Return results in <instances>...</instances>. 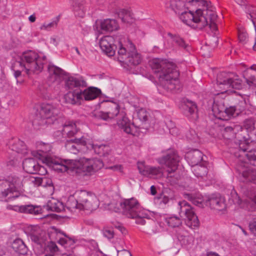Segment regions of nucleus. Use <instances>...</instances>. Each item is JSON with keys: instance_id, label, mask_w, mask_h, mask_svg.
Returning <instances> with one entry per match:
<instances>
[{"instance_id": "50", "label": "nucleus", "mask_w": 256, "mask_h": 256, "mask_svg": "<svg viewBox=\"0 0 256 256\" xmlns=\"http://www.w3.org/2000/svg\"><path fill=\"white\" fill-rule=\"evenodd\" d=\"M238 38L240 42L243 44H246L249 42L250 40L248 34L244 30H238Z\"/></svg>"}, {"instance_id": "9", "label": "nucleus", "mask_w": 256, "mask_h": 256, "mask_svg": "<svg viewBox=\"0 0 256 256\" xmlns=\"http://www.w3.org/2000/svg\"><path fill=\"white\" fill-rule=\"evenodd\" d=\"M9 187L1 192L0 196L8 198L6 200L10 201L19 197L23 192L22 188L28 182L27 178L22 176H11L8 177Z\"/></svg>"}, {"instance_id": "42", "label": "nucleus", "mask_w": 256, "mask_h": 256, "mask_svg": "<svg viewBox=\"0 0 256 256\" xmlns=\"http://www.w3.org/2000/svg\"><path fill=\"white\" fill-rule=\"evenodd\" d=\"M165 222L169 226L172 228L178 227L182 224L181 219L176 216H172L165 219Z\"/></svg>"}, {"instance_id": "33", "label": "nucleus", "mask_w": 256, "mask_h": 256, "mask_svg": "<svg viewBox=\"0 0 256 256\" xmlns=\"http://www.w3.org/2000/svg\"><path fill=\"white\" fill-rule=\"evenodd\" d=\"M44 208L48 210L60 212L64 210L63 204L56 199L52 198L48 200L47 205Z\"/></svg>"}, {"instance_id": "40", "label": "nucleus", "mask_w": 256, "mask_h": 256, "mask_svg": "<svg viewBox=\"0 0 256 256\" xmlns=\"http://www.w3.org/2000/svg\"><path fill=\"white\" fill-rule=\"evenodd\" d=\"M137 114L138 119L142 122V124L139 126H140L137 128L148 129V126L145 125L146 124V122L148 119L149 114L144 109L140 110Z\"/></svg>"}, {"instance_id": "34", "label": "nucleus", "mask_w": 256, "mask_h": 256, "mask_svg": "<svg viewBox=\"0 0 256 256\" xmlns=\"http://www.w3.org/2000/svg\"><path fill=\"white\" fill-rule=\"evenodd\" d=\"M78 132L76 124L72 122H66L63 126L62 134L68 137H72L74 136Z\"/></svg>"}, {"instance_id": "29", "label": "nucleus", "mask_w": 256, "mask_h": 256, "mask_svg": "<svg viewBox=\"0 0 256 256\" xmlns=\"http://www.w3.org/2000/svg\"><path fill=\"white\" fill-rule=\"evenodd\" d=\"M189 5L192 4H188L186 0H172L170 2L172 9L178 14L186 10V8H188Z\"/></svg>"}, {"instance_id": "38", "label": "nucleus", "mask_w": 256, "mask_h": 256, "mask_svg": "<svg viewBox=\"0 0 256 256\" xmlns=\"http://www.w3.org/2000/svg\"><path fill=\"white\" fill-rule=\"evenodd\" d=\"M118 15L124 22L132 23L134 20V14L130 10L121 9L118 12Z\"/></svg>"}, {"instance_id": "62", "label": "nucleus", "mask_w": 256, "mask_h": 256, "mask_svg": "<svg viewBox=\"0 0 256 256\" xmlns=\"http://www.w3.org/2000/svg\"><path fill=\"white\" fill-rule=\"evenodd\" d=\"M76 242L74 239L72 238H70L68 236L67 239V243H66V248L68 246H70L74 245V244Z\"/></svg>"}, {"instance_id": "17", "label": "nucleus", "mask_w": 256, "mask_h": 256, "mask_svg": "<svg viewBox=\"0 0 256 256\" xmlns=\"http://www.w3.org/2000/svg\"><path fill=\"white\" fill-rule=\"evenodd\" d=\"M118 126L128 134H134L137 129L140 126H136L134 122L132 123L130 120L123 112L120 114V118L117 122Z\"/></svg>"}, {"instance_id": "57", "label": "nucleus", "mask_w": 256, "mask_h": 256, "mask_svg": "<svg viewBox=\"0 0 256 256\" xmlns=\"http://www.w3.org/2000/svg\"><path fill=\"white\" fill-rule=\"evenodd\" d=\"M249 228L251 232L256 234V218H254L252 222L249 224Z\"/></svg>"}, {"instance_id": "25", "label": "nucleus", "mask_w": 256, "mask_h": 256, "mask_svg": "<svg viewBox=\"0 0 256 256\" xmlns=\"http://www.w3.org/2000/svg\"><path fill=\"white\" fill-rule=\"evenodd\" d=\"M141 62L140 56L135 50L134 46L130 43V50L128 52V58L124 64L128 66H136L138 64Z\"/></svg>"}, {"instance_id": "28", "label": "nucleus", "mask_w": 256, "mask_h": 256, "mask_svg": "<svg viewBox=\"0 0 256 256\" xmlns=\"http://www.w3.org/2000/svg\"><path fill=\"white\" fill-rule=\"evenodd\" d=\"M64 99L66 103L75 104L82 100V90H74L70 91L64 96Z\"/></svg>"}, {"instance_id": "26", "label": "nucleus", "mask_w": 256, "mask_h": 256, "mask_svg": "<svg viewBox=\"0 0 256 256\" xmlns=\"http://www.w3.org/2000/svg\"><path fill=\"white\" fill-rule=\"evenodd\" d=\"M8 208L16 211L18 210L20 212L33 214L34 215L40 214L42 210V209L40 207L34 206L32 205H24L20 206L9 205Z\"/></svg>"}, {"instance_id": "31", "label": "nucleus", "mask_w": 256, "mask_h": 256, "mask_svg": "<svg viewBox=\"0 0 256 256\" xmlns=\"http://www.w3.org/2000/svg\"><path fill=\"white\" fill-rule=\"evenodd\" d=\"M168 36L171 38L173 44L179 48L188 50L190 46L183 38L178 35L173 34L170 32L168 34Z\"/></svg>"}, {"instance_id": "63", "label": "nucleus", "mask_w": 256, "mask_h": 256, "mask_svg": "<svg viewBox=\"0 0 256 256\" xmlns=\"http://www.w3.org/2000/svg\"><path fill=\"white\" fill-rule=\"evenodd\" d=\"M52 182L51 180L46 178V180L45 181L44 183H42V186H52Z\"/></svg>"}, {"instance_id": "14", "label": "nucleus", "mask_w": 256, "mask_h": 256, "mask_svg": "<svg viewBox=\"0 0 256 256\" xmlns=\"http://www.w3.org/2000/svg\"><path fill=\"white\" fill-rule=\"evenodd\" d=\"M120 36H116L115 38L110 36H106L102 38L100 42V46L102 51L108 56H112L115 54L117 48L118 39Z\"/></svg>"}, {"instance_id": "19", "label": "nucleus", "mask_w": 256, "mask_h": 256, "mask_svg": "<svg viewBox=\"0 0 256 256\" xmlns=\"http://www.w3.org/2000/svg\"><path fill=\"white\" fill-rule=\"evenodd\" d=\"M64 84L66 88L72 90H80L81 88H86L87 86V83L82 77L69 76L66 79Z\"/></svg>"}, {"instance_id": "39", "label": "nucleus", "mask_w": 256, "mask_h": 256, "mask_svg": "<svg viewBox=\"0 0 256 256\" xmlns=\"http://www.w3.org/2000/svg\"><path fill=\"white\" fill-rule=\"evenodd\" d=\"M206 162H202V164H198L194 166L193 172L194 175L198 178H204L206 176L208 168L205 166Z\"/></svg>"}, {"instance_id": "12", "label": "nucleus", "mask_w": 256, "mask_h": 256, "mask_svg": "<svg viewBox=\"0 0 256 256\" xmlns=\"http://www.w3.org/2000/svg\"><path fill=\"white\" fill-rule=\"evenodd\" d=\"M74 196L79 202L80 210L92 211L99 206V201L96 196L90 192L84 190H77Z\"/></svg>"}, {"instance_id": "44", "label": "nucleus", "mask_w": 256, "mask_h": 256, "mask_svg": "<svg viewBox=\"0 0 256 256\" xmlns=\"http://www.w3.org/2000/svg\"><path fill=\"white\" fill-rule=\"evenodd\" d=\"M222 135L224 138L232 140L236 137L234 129L232 126H226L222 131Z\"/></svg>"}, {"instance_id": "60", "label": "nucleus", "mask_w": 256, "mask_h": 256, "mask_svg": "<svg viewBox=\"0 0 256 256\" xmlns=\"http://www.w3.org/2000/svg\"><path fill=\"white\" fill-rule=\"evenodd\" d=\"M64 234L66 238H60L58 240V243L60 244L62 246H64L65 248H66L68 236L65 234Z\"/></svg>"}, {"instance_id": "64", "label": "nucleus", "mask_w": 256, "mask_h": 256, "mask_svg": "<svg viewBox=\"0 0 256 256\" xmlns=\"http://www.w3.org/2000/svg\"><path fill=\"white\" fill-rule=\"evenodd\" d=\"M14 77L17 78L18 77H19L21 75L22 70H14Z\"/></svg>"}, {"instance_id": "49", "label": "nucleus", "mask_w": 256, "mask_h": 256, "mask_svg": "<svg viewBox=\"0 0 256 256\" xmlns=\"http://www.w3.org/2000/svg\"><path fill=\"white\" fill-rule=\"evenodd\" d=\"M60 20V16L54 18L52 22L49 24H44L40 27V30H48L52 28L56 27Z\"/></svg>"}, {"instance_id": "36", "label": "nucleus", "mask_w": 256, "mask_h": 256, "mask_svg": "<svg viewBox=\"0 0 256 256\" xmlns=\"http://www.w3.org/2000/svg\"><path fill=\"white\" fill-rule=\"evenodd\" d=\"M231 106L234 108L237 114H239L242 112L246 108V102L242 98H232Z\"/></svg>"}, {"instance_id": "22", "label": "nucleus", "mask_w": 256, "mask_h": 256, "mask_svg": "<svg viewBox=\"0 0 256 256\" xmlns=\"http://www.w3.org/2000/svg\"><path fill=\"white\" fill-rule=\"evenodd\" d=\"M206 204L212 209L222 211L226 208V204L224 198L219 195H212L206 201Z\"/></svg>"}, {"instance_id": "48", "label": "nucleus", "mask_w": 256, "mask_h": 256, "mask_svg": "<svg viewBox=\"0 0 256 256\" xmlns=\"http://www.w3.org/2000/svg\"><path fill=\"white\" fill-rule=\"evenodd\" d=\"M239 114H237V112H236L234 108L230 104L228 106L226 107L224 117V118H220L227 120L232 117H236Z\"/></svg>"}, {"instance_id": "35", "label": "nucleus", "mask_w": 256, "mask_h": 256, "mask_svg": "<svg viewBox=\"0 0 256 256\" xmlns=\"http://www.w3.org/2000/svg\"><path fill=\"white\" fill-rule=\"evenodd\" d=\"M118 39V60L121 63L124 64L126 58H128V52L126 48L124 47L122 44V36Z\"/></svg>"}, {"instance_id": "32", "label": "nucleus", "mask_w": 256, "mask_h": 256, "mask_svg": "<svg viewBox=\"0 0 256 256\" xmlns=\"http://www.w3.org/2000/svg\"><path fill=\"white\" fill-rule=\"evenodd\" d=\"M100 93V89L95 87H90L84 90H82V96L85 100H90L96 98Z\"/></svg>"}, {"instance_id": "1", "label": "nucleus", "mask_w": 256, "mask_h": 256, "mask_svg": "<svg viewBox=\"0 0 256 256\" xmlns=\"http://www.w3.org/2000/svg\"><path fill=\"white\" fill-rule=\"evenodd\" d=\"M188 4L192 6H202L204 8L198 9L194 14L190 10L182 12L180 14V19L186 24L198 30H202L208 27L212 31L216 30L217 27L216 21L217 15L210 6V2L204 0H186Z\"/></svg>"}, {"instance_id": "24", "label": "nucleus", "mask_w": 256, "mask_h": 256, "mask_svg": "<svg viewBox=\"0 0 256 256\" xmlns=\"http://www.w3.org/2000/svg\"><path fill=\"white\" fill-rule=\"evenodd\" d=\"M22 166L24 170L28 174H35L38 172L44 167L40 166L38 162L34 158H26L23 162Z\"/></svg>"}, {"instance_id": "54", "label": "nucleus", "mask_w": 256, "mask_h": 256, "mask_svg": "<svg viewBox=\"0 0 256 256\" xmlns=\"http://www.w3.org/2000/svg\"><path fill=\"white\" fill-rule=\"evenodd\" d=\"M246 80L249 86H256V70L246 78Z\"/></svg>"}, {"instance_id": "59", "label": "nucleus", "mask_w": 256, "mask_h": 256, "mask_svg": "<svg viewBox=\"0 0 256 256\" xmlns=\"http://www.w3.org/2000/svg\"><path fill=\"white\" fill-rule=\"evenodd\" d=\"M48 246L51 252H56L58 250L56 244L53 242H51L49 244Z\"/></svg>"}, {"instance_id": "41", "label": "nucleus", "mask_w": 256, "mask_h": 256, "mask_svg": "<svg viewBox=\"0 0 256 256\" xmlns=\"http://www.w3.org/2000/svg\"><path fill=\"white\" fill-rule=\"evenodd\" d=\"M92 146L94 152L100 156H106L110 152L109 146L106 144H92Z\"/></svg>"}, {"instance_id": "23", "label": "nucleus", "mask_w": 256, "mask_h": 256, "mask_svg": "<svg viewBox=\"0 0 256 256\" xmlns=\"http://www.w3.org/2000/svg\"><path fill=\"white\" fill-rule=\"evenodd\" d=\"M86 141L83 137L76 138L68 140L66 144V148L70 152L76 154L82 148V146L86 145Z\"/></svg>"}, {"instance_id": "52", "label": "nucleus", "mask_w": 256, "mask_h": 256, "mask_svg": "<svg viewBox=\"0 0 256 256\" xmlns=\"http://www.w3.org/2000/svg\"><path fill=\"white\" fill-rule=\"evenodd\" d=\"M28 182H32L36 186H42V183H44L46 180V178H28Z\"/></svg>"}, {"instance_id": "21", "label": "nucleus", "mask_w": 256, "mask_h": 256, "mask_svg": "<svg viewBox=\"0 0 256 256\" xmlns=\"http://www.w3.org/2000/svg\"><path fill=\"white\" fill-rule=\"evenodd\" d=\"M181 108L183 114L186 116L192 119L198 118L197 106L194 102L188 99H184Z\"/></svg>"}, {"instance_id": "8", "label": "nucleus", "mask_w": 256, "mask_h": 256, "mask_svg": "<svg viewBox=\"0 0 256 256\" xmlns=\"http://www.w3.org/2000/svg\"><path fill=\"white\" fill-rule=\"evenodd\" d=\"M45 150H40L38 152H32V154L34 156L39 158H42V161L48 166L51 167L54 170L58 172H76L78 173L79 168H76L74 166V160H55L48 156L43 157L40 152H44Z\"/></svg>"}, {"instance_id": "18", "label": "nucleus", "mask_w": 256, "mask_h": 256, "mask_svg": "<svg viewBox=\"0 0 256 256\" xmlns=\"http://www.w3.org/2000/svg\"><path fill=\"white\" fill-rule=\"evenodd\" d=\"M230 200H231L234 204H237L241 208H244L248 204H252L254 206L252 209L256 211V196L253 198H241L236 190H234L231 192Z\"/></svg>"}, {"instance_id": "20", "label": "nucleus", "mask_w": 256, "mask_h": 256, "mask_svg": "<svg viewBox=\"0 0 256 256\" xmlns=\"http://www.w3.org/2000/svg\"><path fill=\"white\" fill-rule=\"evenodd\" d=\"M118 114H120L119 105L117 103L110 102L108 104L106 111L99 112L98 116L104 120H108V119L114 118Z\"/></svg>"}, {"instance_id": "11", "label": "nucleus", "mask_w": 256, "mask_h": 256, "mask_svg": "<svg viewBox=\"0 0 256 256\" xmlns=\"http://www.w3.org/2000/svg\"><path fill=\"white\" fill-rule=\"evenodd\" d=\"M177 209L180 218L184 220L186 224L188 227L194 229L198 228L200 222L193 208L186 201H180Z\"/></svg>"}, {"instance_id": "4", "label": "nucleus", "mask_w": 256, "mask_h": 256, "mask_svg": "<svg viewBox=\"0 0 256 256\" xmlns=\"http://www.w3.org/2000/svg\"><path fill=\"white\" fill-rule=\"evenodd\" d=\"M49 73L47 83L39 86V90L45 96H48L54 90L58 91L61 80L65 74L64 71L54 64H50L48 67Z\"/></svg>"}, {"instance_id": "53", "label": "nucleus", "mask_w": 256, "mask_h": 256, "mask_svg": "<svg viewBox=\"0 0 256 256\" xmlns=\"http://www.w3.org/2000/svg\"><path fill=\"white\" fill-rule=\"evenodd\" d=\"M186 137L189 140L192 142H197L198 140V137L195 130L192 129H190L186 134Z\"/></svg>"}, {"instance_id": "55", "label": "nucleus", "mask_w": 256, "mask_h": 256, "mask_svg": "<svg viewBox=\"0 0 256 256\" xmlns=\"http://www.w3.org/2000/svg\"><path fill=\"white\" fill-rule=\"evenodd\" d=\"M188 200H191L192 203L197 206L200 207L202 206V200L200 199H198L194 198L191 194H185Z\"/></svg>"}, {"instance_id": "2", "label": "nucleus", "mask_w": 256, "mask_h": 256, "mask_svg": "<svg viewBox=\"0 0 256 256\" xmlns=\"http://www.w3.org/2000/svg\"><path fill=\"white\" fill-rule=\"evenodd\" d=\"M236 169L242 175L244 182H256V170L248 166V163L256 166V146L252 141L240 140L238 148L234 152Z\"/></svg>"}, {"instance_id": "13", "label": "nucleus", "mask_w": 256, "mask_h": 256, "mask_svg": "<svg viewBox=\"0 0 256 256\" xmlns=\"http://www.w3.org/2000/svg\"><path fill=\"white\" fill-rule=\"evenodd\" d=\"M180 160L176 152L174 150H170L166 156L160 158V162L166 164L168 167L167 172L168 174H170L177 170Z\"/></svg>"}, {"instance_id": "16", "label": "nucleus", "mask_w": 256, "mask_h": 256, "mask_svg": "<svg viewBox=\"0 0 256 256\" xmlns=\"http://www.w3.org/2000/svg\"><path fill=\"white\" fill-rule=\"evenodd\" d=\"M138 168L140 174L151 178H157L162 175V170L160 167L146 166L142 162H138Z\"/></svg>"}, {"instance_id": "30", "label": "nucleus", "mask_w": 256, "mask_h": 256, "mask_svg": "<svg viewBox=\"0 0 256 256\" xmlns=\"http://www.w3.org/2000/svg\"><path fill=\"white\" fill-rule=\"evenodd\" d=\"M203 156L202 153L198 150H194L187 154V158L192 166L199 164L202 160L204 162Z\"/></svg>"}, {"instance_id": "27", "label": "nucleus", "mask_w": 256, "mask_h": 256, "mask_svg": "<svg viewBox=\"0 0 256 256\" xmlns=\"http://www.w3.org/2000/svg\"><path fill=\"white\" fill-rule=\"evenodd\" d=\"M118 22L114 19H106L100 23V29L102 32H112L118 30Z\"/></svg>"}, {"instance_id": "56", "label": "nucleus", "mask_w": 256, "mask_h": 256, "mask_svg": "<svg viewBox=\"0 0 256 256\" xmlns=\"http://www.w3.org/2000/svg\"><path fill=\"white\" fill-rule=\"evenodd\" d=\"M102 233L104 236L108 239H111L114 238V232L112 229L104 228L102 230Z\"/></svg>"}, {"instance_id": "37", "label": "nucleus", "mask_w": 256, "mask_h": 256, "mask_svg": "<svg viewBox=\"0 0 256 256\" xmlns=\"http://www.w3.org/2000/svg\"><path fill=\"white\" fill-rule=\"evenodd\" d=\"M12 248L20 254H25L28 252V248L24 242L20 238L14 241L12 244Z\"/></svg>"}, {"instance_id": "5", "label": "nucleus", "mask_w": 256, "mask_h": 256, "mask_svg": "<svg viewBox=\"0 0 256 256\" xmlns=\"http://www.w3.org/2000/svg\"><path fill=\"white\" fill-rule=\"evenodd\" d=\"M46 58L45 56H43L42 60L36 52L30 50L24 52L21 56V61L16 62L14 65L20 66L22 70H25L27 74L31 72L38 74L43 69L44 64L42 61Z\"/></svg>"}, {"instance_id": "43", "label": "nucleus", "mask_w": 256, "mask_h": 256, "mask_svg": "<svg viewBox=\"0 0 256 256\" xmlns=\"http://www.w3.org/2000/svg\"><path fill=\"white\" fill-rule=\"evenodd\" d=\"M226 107L223 102L215 103L213 106L212 110L215 113L220 115V118H224L226 113Z\"/></svg>"}, {"instance_id": "47", "label": "nucleus", "mask_w": 256, "mask_h": 256, "mask_svg": "<svg viewBox=\"0 0 256 256\" xmlns=\"http://www.w3.org/2000/svg\"><path fill=\"white\" fill-rule=\"evenodd\" d=\"M74 10L76 16L83 18L85 14L83 4L78 2H76L74 5Z\"/></svg>"}, {"instance_id": "51", "label": "nucleus", "mask_w": 256, "mask_h": 256, "mask_svg": "<svg viewBox=\"0 0 256 256\" xmlns=\"http://www.w3.org/2000/svg\"><path fill=\"white\" fill-rule=\"evenodd\" d=\"M244 126L248 131H252L255 128V120L250 118L246 119L244 122Z\"/></svg>"}, {"instance_id": "7", "label": "nucleus", "mask_w": 256, "mask_h": 256, "mask_svg": "<svg viewBox=\"0 0 256 256\" xmlns=\"http://www.w3.org/2000/svg\"><path fill=\"white\" fill-rule=\"evenodd\" d=\"M120 206L122 209V214L126 217L136 220L137 224L144 225L146 224L145 214L141 212L140 204L137 200L134 198L125 200L120 202Z\"/></svg>"}, {"instance_id": "61", "label": "nucleus", "mask_w": 256, "mask_h": 256, "mask_svg": "<svg viewBox=\"0 0 256 256\" xmlns=\"http://www.w3.org/2000/svg\"><path fill=\"white\" fill-rule=\"evenodd\" d=\"M212 42H213V43L210 42V43L209 44L211 47L215 48L218 46V38L214 37L212 40Z\"/></svg>"}, {"instance_id": "15", "label": "nucleus", "mask_w": 256, "mask_h": 256, "mask_svg": "<svg viewBox=\"0 0 256 256\" xmlns=\"http://www.w3.org/2000/svg\"><path fill=\"white\" fill-rule=\"evenodd\" d=\"M103 166L102 162L99 159L89 160L82 164V168L79 169L78 172L82 170L83 175H90L100 170Z\"/></svg>"}, {"instance_id": "58", "label": "nucleus", "mask_w": 256, "mask_h": 256, "mask_svg": "<svg viewBox=\"0 0 256 256\" xmlns=\"http://www.w3.org/2000/svg\"><path fill=\"white\" fill-rule=\"evenodd\" d=\"M30 237L32 241L38 244H40V238L37 234L32 233L30 234Z\"/></svg>"}, {"instance_id": "10", "label": "nucleus", "mask_w": 256, "mask_h": 256, "mask_svg": "<svg viewBox=\"0 0 256 256\" xmlns=\"http://www.w3.org/2000/svg\"><path fill=\"white\" fill-rule=\"evenodd\" d=\"M216 85L223 94L231 88L240 90L242 88V81L238 76L232 72H221L218 74Z\"/></svg>"}, {"instance_id": "46", "label": "nucleus", "mask_w": 256, "mask_h": 256, "mask_svg": "<svg viewBox=\"0 0 256 256\" xmlns=\"http://www.w3.org/2000/svg\"><path fill=\"white\" fill-rule=\"evenodd\" d=\"M66 206L68 208L72 210L74 208L79 209V202L77 198L74 196V194L72 196H70L66 202Z\"/></svg>"}, {"instance_id": "3", "label": "nucleus", "mask_w": 256, "mask_h": 256, "mask_svg": "<svg viewBox=\"0 0 256 256\" xmlns=\"http://www.w3.org/2000/svg\"><path fill=\"white\" fill-rule=\"evenodd\" d=\"M149 64L154 72L158 74L160 84L162 88L168 92L180 89L179 72L174 64L159 58L150 60Z\"/></svg>"}, {"instance_id": "6", "label": "nucleus", "mask_w": 256, "mask_h": 256, "mask_svg": "<svg viewBox=\"0 0 256 256\" xmlns=\"http://www.w3.org/2000/svg\"><path fill=\"white\" fill-rule=\"evenodd\" d=\"M58 113L59 110L53 105L43 104L39 113L36 114L32 121L34 128L38 130L42 126L54 124L57 120Z\"/></svg>"}, {"instance_id": "45", "label": "nucleus", "mask_w": 256, "mask_h": 256, "mask_svg": "<svg viewBox=\"0 0 256 256\" xmlns=\"http://www.w3.org/2000/svg\"><path fill=\"white\" fill-rule=\"evenodd\" d=\"M12 150L18 153L26 152V146L24 142L18 140L12 146Z\"/></svg>"}]
</instances>
